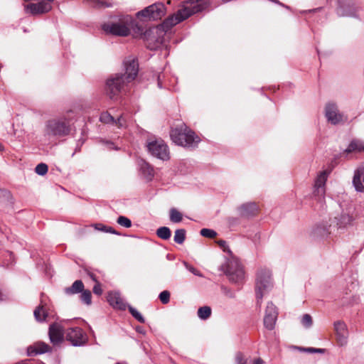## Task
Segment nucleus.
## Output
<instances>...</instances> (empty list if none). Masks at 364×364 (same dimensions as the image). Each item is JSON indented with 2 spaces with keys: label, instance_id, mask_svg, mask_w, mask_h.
Returning <instances> with one entry per match:
<instances>
[{
  "label": "nucleus",
  "instance_id": "21",
  "mask_svg": "<svg viewBox=\"0 0 364 364\" xmlns=\"http://www.w3.org/2000/svg\"><path fill=\"white\" fill-rule=\"evenodd\" d=\"M107 301L115 309L125 310L127 308V304L124 302L119 292H109L107 295Z\"/></svg>",
  "mask_w": 364,
  "mask_h": 364
},
{
  "label": "nucleus",
  "instance_id": "35",
  "mask_svg": "<svg viewBox=\"0 0 364 364\" xmlns=\"http://www.w3.org/2000/svg\"><path fill=\"white\" fill-rule=\"evenodd\" d=\"M117 223L121 226L129 228L132 226V221L130 219L125 216H119L117 220Z\"/></svg>",
  "mask_w": 364,
  "mask_h": 364
},
{
  "label": "nucleus",
  "instance_id": "19",
  "mask_svg": "<svg viewBox=\"0 0 364 364\" xmlns=\"http://www.w3.org/2000/svg\"><path fill=\"white\" fill-rule=\"evenodd\" d=\"M353 184L356 191L364 193V164L355 171Z\"/></svg>",
  "mask_w": 364,
  "mask_h": 364
},
{
  "label": "nucleus",
  "instance_id": "27",
  "mask_svg": "<svg viewBox=\"0 0 364 364\" xmlns=\"http://www.w3.org/2000/svg\"><path fill=\"white\" fill-rule=\"evenodd\" d=\"M211 313H212V311H211L210 307H209L208 306H204L200 307L198 309L197 314H198V318H200L201 320H206L210 316Z\"/></svg>",
  "mask_w": 364,
  "mask_h": 364
},
{
  "label": "nucleus",
  "instance_id": "4",
  "mask_svg": "<svg viewBox=\"0 0 364 364\" xmlns=\"http://www.w3.org/2000/svg\"><path fill=\"white\" fill-rule=\"evenodd\" d=\"M329 172L326 170L319 172L315 179L314 186V200L316 203L313 205L314 208L317 211H323L326 209L325 201V185Z\"/></svg>",
  "mask_w": 364,
  "mask_h": 364
},
{
  "label": "nucleus",
  "instance_id": "37",
  "mask_svg": "<svg viewBox=\"0 0 364 364\" xmlns=\"http://www.w3.org/2000/svg\"><path fill=\"white\" fill-rule=\"evenodd\" d=\"M200 235L205 237L213 238L217 235V232L212 229L203 228L200 230Z\"/></svg>",
  "mask_w": 364,
  "mask_h": 364
},
{
  "label": "nucleus",
  "instance_id": "52",
  "mask_svg": "<svg viewBox=\"0 0 364 364\" xmlns=\"http://www.w3.org/2000/svg\"><path fill=\"white\" fill-rule=\"evenodd\" d=\"M148 47L150 48V49H155L158 47V46H156L154 47H152V46H148Z\"/></svg>",
  "mask_w": 364,
  "mask_h": 364
},
{
  "label": "nucleus",
  "instance_id": "44",
  "mask_svg": "<svg viewBox=\"0 0 364 364\" xmlns=\"http://www.w3.org/2000/svg\"><path fill=\"white\" fill-rule=\"evenodd\" d=\"M94 7L108 6V5L102 0H85Z\"/></svg>",
  "mask_w": 364,
  "mask_h": 364
},
{
  "label": "nucleus",
  "instance_id": "54",
  "mask_svg": "<svg viewBox=\"0 0 364 364\" xmlns=\"http://www.w3.org/2000/svg\"><path fill=\"white\" fill-rule=\"evenodd\" d=\"M3 149V146L2 144L0 143V151H1Z\"/></svg>",
  "mask_w": 364,
  "mask_h": 364
},
{
  "label": "nucleus",
  "instance_id": "51",
  "mask_svg": "<svg viewBox=\"0 0 364 364\" xmlns=\"http://www.w3.org/2000/svg\"><path fill=\"white\" fill-rule=\"evenodd\" d=\"M89 330H90V332L92 333V335L93 336H95V333H94V331L92 330V327L91 326H89Z\"/></svg>",
  "mask_w": 364,
  "mask_h": 364
},
{
  "label": "nucleus",
  "instance_id": "12",
  "mask_svg": "<svg viewBox=\"0 0 364 364\" xmlns=\"http://www.w3.org/2000/svg\"><path fill=\"white\" fill-rule=\"evenodd\" d=\"M65 337L73 346H83L88 341L87 334L79 327L68 328L65 331Z\"/></svg>",
  "mask_w": 364,
  "mask_h": 364
},
{
  "label": "nucleus",
  "instance_id": "53",
  "mask_svg": "<svg viewBox=\"0 0 364 364\" xmlns=\"http://www.w3.org/2000/svg\"><path fill=\"white\" fill-rule=\"evenodd\" d=\"M91 278L92 279V280L96 282L95 277L92 274H91Z\"/></svg>",
  "mask_w": 364,
  "mask_h": 364
},
{
  "label": "nucleus",
  "instance_id": "11",
  "mask_svg": "<svg viewBox=\"0 0 364 364\" xmlns=\"http://www.w3.org/2000/svg\"><path fill=\"white\" fill-rule=\"evenodd\" d=\"M341 212L334 217L333 223L338 230H345L353 225L355 218L350 208L341 205Z\"/></svg>",
  "mask_w": 364,
  "mask_h": 364
},
{
  "label": "nucleus",
  "instance_id": "43",
  "mask_svg": "<svg viewBox=\"0 0 364 364\" xmlns=\"http://www.w3.org/2000/svg\"><path fill=\"white\" fill-rule=\"evenodd\" d=\"M114 124L117 126L119 128L126 127L127 121H126V119H125L124 114H121L117 119H115Z\"/></svg>",
  "mask_w": 364,
  "mask_h": 364
},
{
  "label": "nucleus",
  "instance_id": "34",
  "mask_svg": "<svg viewBox=\"0 0 364 364\" xmlns=\"http://www.w3.org/2000/svg\"><path fill=\"white\" fill-rule=\"evenodd\" d=\"M81 295H80V299L82 302H84L85 304H86L87 305H90L92 302V294H91V292L89 290H83L82 292H81Z\"/></svg>",
  "mask_w": 364,
  "mask_h": 364
},
{
  "label": "nucleus",
  "instance_id": "14",
  "mask_svg": "<svg viewBox=\"0 0 364 364\" xmlns=\"http://www.w3.org/2000/svg\"><path fill=\"white\" fill-rule=\"evenodd\" d=\"M124 65L125 73L123 75H124L127 82H130L135 79L138 74V62L134 58H129L124 61Z\"/></svg>",
  "mask_w": 364,
  "mask_h": 364
},
{
  "label": "nucleus",
  "instance_id": "46",
  "mask_svg": "<svg viewBox=\"0 0 364 364\" xmlns=\"http://www.w3.org/2000/svg\"><path fill=\"white\" fill-rule=\"evenodd\" d=\"M303 351H306L308 353H323L325 349L323 348H300Z\"/></svg>",
  "mask_w": 364,
  "mask_h": 364
},
{
  "label": "nucleus",
  "instance_id": "10",
  "mask_svg": "<svg viewBox=\"0 0 364 364\" xmlns=\"http://www.w3.org/2000/svg\"><path fill=\"white\" fill-rule=\"evenodd\" d=\"M165 12L162 3H155L137 12L136 16L141 20H157L164 16Z\"/></svg>",
  "mask_w": 364,
  "mask_h": 364
},
{
  "label": "nucleus",
  "instance_id": "41",
  "mask_svg": "<svg viewBox=\"0 0 364 364\" xmlns=\"http://www.w3.org/2000/svg\"><path fill=\"white\" fill-rule=\"evenodd\" d=\"M183 265L185 266V267L189 271L191 272L192 274H193L194 275L196 276H198V277H203V274L200 273V272L199 270H198L197 269H196L195 267H193V266L190 265L188 262L183 261Z\"/></svg>",
  "mask_w": 364,
  "mask_h": 364
},
{
  "label": "nucleus",
  "instance_id": "36",
  "mask_svg": "<svg viewBox=\"0 0 364 364\" xmlns=\"http://www.w3.org/2000/svg\"><path fill=\"white\" fill-rule=\"evenodd\" d=\"M48 170V167L46 164L41 163L36 166L35 171L40 176H44Z\"/></svg>",
  "mask_w": 364,
  "mask_h": 364
},
{
  "label": "nucleus",
  "instance_id": "40",
  "mask_svg": "<svg viewBox=\"0 0 364 364\" xmlns=\"http://www.w3.org/2000/svg\"><path fill=\"white\" fill-rule=\"evenodd\" d=\"M159 298L162 304H166L170 301V292L164 290L159 294Z\"/></svg>",
  "mask_w": 364,
  "mask_h": 364
},
{
  "label": "nucleus",
  "instance_id": "30",
  "mask_svg": "<svg viewBox=\"0 0 364 364\" xmlns=\"http://www.w3.org/2000/svg\"><path fill=\"white\" fill-rule=\"evenodd\" d=\"M186 238V231L184 229H178L175 231L173 240L178 244L183 243Z\"/></svg>",
  "mask_w": 364,
  "mask_h": 364
},
{
  "label": "nucleus",
  "instance_id": "1",
  "mask_svg": "<svg viewBox=\"0 0 364 364\" xmlns=\"http://www.w3.org/2000/svg\"><path fill=\"white\" fill-rule=\"evenodd\" d=\"M102 30L108 34L117 36H128L132 31L134 38L141 37L146 33L144 28L139 25L129 15H119L112 18L102 26Z\"/></svg>",
  "mask_w": 364,
  "mask_h": 364
},
{
  "label": "nucleus",
  "instance_id": "32",
  "mask_svg": "<svg viewBox=\"0 0 364 364\" xmlns=\"http://www.w3.org/2000/svg\"><path fill=\"white\" fill-rule=\"evenodd\" d=\"M95 228L97 230L105 232H109L114 235H119L120 234L117 232L114 229H113L112 227L106 226L102 224H96L95 225Z\"/></svg>",
  "mask_w": 364,
  "mask_h": 364
},
{
  "label": "nucleus",
  "instance_id": "28",
  "mask_svg": "<svg viewBox=\"0 0 364 364\" xmlns=\"http://www.w3.org/2000/svg\"><path fill=\"white\" fill-rule=\"evenodd\" d=\"M169 213H170V220L172 223H178L181 222V220L183 219V215L177 209H176L175 208H171Z\"/></svg>",
  "mask_w": 364,
  "mask_h": 364
},
{
  "label": "nucleus",
  "instance_id": "33",
  "mask_svg": "<svg viewBox=\"0 0 364 364\" xmlns=\"http://www.w3.org/2000/svg\"><path fill=\"white\" fill-rule=\"evenodd\" d=\"M129 311L132 316L137 320L139 322L144 323H145V319L144 316L134 307L132 306H128Z\"/></svg>",
  "mask_w": 364,
  "mask_h": 364
},
{
  "label": "nucleus",
  "instance_id": "49",
  "mask_svg": "<svg viewBox=\"0 0 364 364\" xmlns=\"http://www.w3.org/2000/svg\"><path fill=\"white\" fill-rule=\"evenodd\" d=\"M252 364H264V361L262 358H256L255 360H254Z\"/></svg>",
  "mask_w": 364,
  "mask_h": 364
},
{
  "label": "nucleus",
  "instance_id": "38",
  "mask_svg": "<svg viewBox=\"0 0 364 364\" xmlns=\"http://www.w3.org/2000/svg\"><path fill=\"white\" fill-rule=\"evenodd\" d=\"M301 323L306 328L311 327L313 323L311 316L308 314L303 315L301 318Z\"/></svg>",
  "mask_w": 364,
  "mask_h": 364
},
{
  "label": "nucleus",
  "instance_id": "5",
  "mask_svg": "<svg viewBox=\"0 0 364 364\" xmlns=\"http://www.w3.org/2000/svg\"><path fill=\"white\" fill-rule=\"evenodd\" d=\"M222 270L230 282L240 284L245 278V272L239 259L233 255L230 256L221 267Z\"/></svg>",
  "mask_w": 364,
  "mask_h": 364
},
{
  "label": "nucleus",
  "instance_id": "9",
  "mask_svg": "<svg viewBox=\"0 0 364 364\" xmlns=\"http://www.w3.org/2000/svg\"><path fill=\"white\" fill-rule=\"evenodd\" d=\"M324 116L327 122L332 125L343 124L347 120V117L339 109L337 104L331 101L325 105Z\"/></svg>",
  "mask_w": 364,
  "mask_h": 364
},
{
  "label": "nucleus",
  "instance_id": "50",
  "mask_svg": "<svg viewBox=\"0 0 364 364\" xmlns=\"http://www.w3.org/2000/svg\"><path fill=\"white\" fill-rule=\"evenodd\" d=\"M158 87H159V88H162L161 80V75H159V76H158Z\"/></svg>",
  "mask_w": 364,
  "mask_h": 364
},
{
  "label": "nucleus",
  "instance_id": "25",
  "mask_svg": "<svg viewBox=\"0 0 364 364\" xmlns=\"http://www.w3.org/2000/svg\"><path fill=\"white\" fill-rule=\"evenodd\" d=\"M84 290V284L81 280H76L71 287L65 289L64 291L68 295H73L82 292Z\"/></svg>",
  "mask_w": 364,
  "mask_h": 364
},
{
  "label": "nucleus",
  "instance_id": "47",
  "mask_svg": "<svg viewBox=\"0 0 364 364\" xmlns=\"http://www.w3.org/2000/svg\"><path fill=\"white\" fill-rule=\"evenodd\" d=\"M93 292L97 295H101L102 293V289L99 282H96L95 285L93 287Z\"/></svg>",
  "mask_w": 364,
  "mask_h": 364
},
{
  "label": "nucleus",
  "instance_id": "13",
  "mask_svg": "<svg viewBox=\"0 0 364 364\" xmlns=\"http://www.w3.org/2000/svg\"><path fill=\"white\" fill-rule=\"evenodd\" d=\"M278 316L277 307L272 302H268L264 316V325L266 328L272 330L274 328Z\"/></svg>",
  "mask_w": 364,
  "mask_h": 364
},
{
  "label": "nucleus",
  "instance_id": "15",
  "mask_svg": "<svg viewBox=\"0 0 364 364\" xmlns=\"http://www.w3.org/2000/svg\"><path fill=\"white\" fill-rule=\"evenodd\" d=\"M336 12L340 16H356V8L351 0H338Z\"/></svg>",
  "mask_w": 364,
  "mask_h": 364
},
{
  "label": "nucleus",
  "instance_id": "31",
  "mask_svg": "<svg viewBox=\"0 0 364 364\" xmlns=\"http://www.w3.org/2000/svg\"><path fill=\"white\" fill-rule=\"evenodd\" d=\"M100 120L102 123L114 124L115 119L108 112H104L100 114Z\"/></svg>",
  "mask_w": 364,
  "mask_h": 364
},
{
  "label": "nucleus",
  "instance_id": "3",
  "mask_svg": "<svg viewBox=\"0 0 364 364\" xmlns=\"http://www.w3.org/2000/svg\"><path fill=\"white\" fill-rule=\"evenodd\" d=\"M170 136L173 143L187 148H194L200 141V137L184 123L171 129Z\"/></svg>",
  "mask_w": 364,
  "mask_h": 364
},
{
  "label": "nucleus",
  "instance_id": "29",
  "mask_svg": "<svg viewBox=\"0 0 364 364\" xmlns=\"http://www.w3.org/2000/svg\"><path fill=\"white\" fill-rule=\"evenodd\" d=\"M156 235L159 237L163 240H168L171 237V232L168 228L161 227L157 229Z\"/></svg>",
  "mask_w": 364,
  "mask_h": 364
},
{
  "label": "nucleus",
  "instance_id": "48",
  "mask_svg": "<svg viewBox=\"0 0 364 364\" xmlns=\"http://www.w3.org/2000/svg\"><path fill=\"white\" fill-rule=\"evenodd\" d=\"M108 149H116L117 148L114 146V144L109 141H102Z\"/></svg>",
  "mask_w": 364,
  "mask_h": 364
},
{
  "label": "nucleus",
  "instance_id": "24",
  "mask_svg": "<svg viewBox=\"0 0 364 364\" xmlns=\"http://www.w3.org/2000/svg\"><path fill=\"white\" fill-rule=\"evenodd\" d=\"M362 152L364 151V141L360 139H353L348 147L345 149V153H351V152Z\"/></svg>",
  "mask_w": 364,
  "mask_h": 364
},
{
  "label": "nucleus",
  "instance_id": "7",
  "mask_svg": "<svg viewBox=\"0 0 364 364\" xmlns=\"http://www.w3.org/2000/svg\"><path fill=\"white\" fill-rule=\"evenodd\" d=\"M146 147L149 154L158 159L167 161L170 158L168 146L161 139L149 141Z\"/></svg>",
  "mask_w": 364,
  "mask_h": 364
},
{
  "label": "nucleus",
  "instance_id": "23",
  "mask_svg": "<svg viewBox=\"0 0 364 364\" xmlns=\"http://www.w3.org/2000/svg\"><path fill=\"white\" fill-rule=\"evenodd\" d=\"M33 315L36 321L39 322L45 321L48 316V308L43 299H41L40 305L34 310Z\"/></svg>",
  "mask_w": 364,
  "mask_h": 364
},
{
  "label": "nucleus",
  "instance_id": "20",
  "mask_svg": "<svg viewBox=\"0 0 364 364\" xmlns=\"http://www.w3.org/2000/svg\"><path fill=\"white\" fill-rule=\"evenodd\" d=\"M237 210L240 216L249 218L257 213L258 205L255 202H247L238 206Z\"/></svg>",
  "mask_w": 364,
  "mask_h": 364
},
{
  "label": "nucleus",
  "instance_id": "17",
  "mask_svg": "<svg viewBox=\"0 0 364 364\" xmlns=\"http://www.w3.org/2000/svg\"><path fill=\"white\" fill-rule=\"evenodd\" d=\"M334 330L336 333L337 341L341 346L347 343L348 331L346 323L341 321L334 322Z\"/></svg>",
  "mask_w": 364,
  "mask_h": 364
},
{
  "label": "nucleus",
  "instance_id": "26",
  "mask_svg": "<svg viewBox=\"0 0 364 364\" xmlns=\"http://www.w3.org/2000/svg\"><path fill=\"white\" fill-rule=\"evenodd\" d=\"M331 225L324 223L319 224L314 230L315 235L321 237H324L331 233Z\"/></svg>",
  "mask_w": 364,
  "mask_h": 364
},
{
  "label": "nucleus",
  "instance_id": "42",
  "mask_svg": "<svg viewBox=\"0 0 364 364\" xmlns=\"http://www.w3.org/2000/svg\"><path fill=\"white\" fill-rule=\"evenodd\" d=\"M222 293L228 298H234L235 296V292L230 288L222 285L221 287Z\"/></svg>",
  "mask_w": 364,
  "mask_h": 364
},
{
  "label": "nucleus",
  "instance_id": "18",
  "mask_svg": "<svg viewBox=\"0 0 364 364\" xmlns=\"http://www.w3.org/2000/svg\"><path fill=\"white\" fill-rule=\"evenodd\" d=\"M138 165L141 176L147 181H152L154 177V167L144 159H140Z\"/></svg>",
  "mask_w": 364,
  "mask_h": 364
},
{
  "label": "nucleus",
  "instance_id": "6",
  "mask_svg": "<svg viewBox=\"0 0 364 364\" xmlns=\"http://www.w3.org/2000/svg\"><path fill=\"white\" fill-rule=\"evenodd\" d=\"M272 287V274L269 269H260L257 274L255 283V293L257 303L260 305L263 296L268 293Z\"/></svg>",
  "mask_w": 364,
  "mask_h": 364
},
{
  "label": "nucleus",
  "instance_id": "55",
  "mask_svg": "<svg viewBox=\"0 0 364 364\" xmlns=\"http://www.w3.org/2000/svg\"><path fill=\"white\" fill-rule=\"evenodd\" d=\"M2 299V294L0 292V300Z\"/></svg>",
  "mask_w": 364,
  "mask_h": 364
},
{
  "label": "nucleus",
  "instance_id": "8",
  "mask_svg": "<svg viewBox=\"0 0 364 364\" xmlns=\"http://www.w3.org/2000/svg\"><path fill=\"white\" fill-rule=\"evenodd\" d=\"M124 77L123 74L117 73L107 80L106 91L110 99H115L124 90L125 85L129 83Z\"/></svg>",
  "mask_w": 364,
  "mask_h": 364
},
{
  "label": "nucleus",
  "instance_id": "45",
  "mask_svg": "<svg viewBox=\"0 0 364 364\" xmlns=\"http://www.w3.org/2000/svg\"><path fill=\"white\" fill-rule=\"evenodd\" d=\"M218 244L219 245V246L221 248H223L224 252H228L230 255V256L232 255L226 241H225V240H219L218 242Z\"/></svg>",
  "mask_w": 364,
  "mask_h": 364
},
{
  "label": "nucleus",
  "instance_id": "39",
  "mask_svg": "<svg viewBox=\"0 0 364 364\" xmlns=\"http://www.w3.org/2000/svg\"><path fill=\"white\" fill-rule=\"evenodd\" d=\"M235 364H247V358L245 355L238 351L235 354Z\"/></svg>",
  "mask_w": 364,
  "mask_h": 364
},
{
  "label": "nucleus",
  "instance_id": "22",
  "mask_svg": "<svg viewBox=\"0 0 364 364\" xmlns=\"http://www.w3.org/2000/svg\"><path fill=\"white\" fill-rule=\"evenodd\" d=\"M52 350L51 347L43 342L36 343L33 346L28 348V354L29 355H36L38 354H42L47 352H50Z\"/></svg>",
  "mask_w": 364,
  "mask_h": 364
},
{
  "label": "nucleus",
  "instance_id": "16",
  "mask_svg": "<svg viewBox=\"0 0 364 364\" xmlns=\"http://www.w3.org/2000/svg\"><path fill=\"white\" fill-rule=\"evenodd\" d=\"M48 336L50 342L53 345L59 344L63 341L64 329L63 326L58 323H54L50 325L48 330Z\"/></svg>",
  "mask_w": 364,
  "mask_h": 364
},
{
  "label": "nucleus",
  "instance_id": "2",
  "mask_svg": "<svg viewBox=\"0 0 364 364\" xmlns=\"http://www.w3.org/2000/svg\"><path fill=\"white\" fill-rule=\"evenodd\" d=\"M72 113L73 111L69 110L65 114L47 120L45 124L44 136L48 139L68 136L71 131L70 114Z\"/></svg>",
  "mask_w": 364,
  "mask_h": 364
}]
</instances>
